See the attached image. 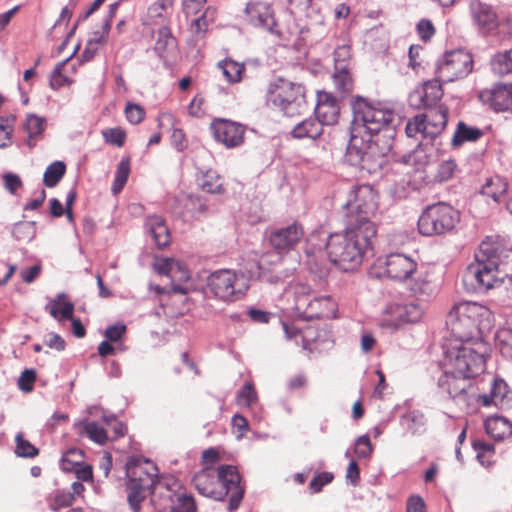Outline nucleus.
<instances>
[{
	"label": "nucleus",
	"instance_id": "57",
	"mask_svg": "<svg viewBox=\"0 0 512 512\" xmlns=\"http://www.w3.org/2000/svg\"><path fill=\"white\" fill-rule=\"evenodd\" d=\"M423 50L424 49L421 45H411L409 47L408 66L416 73H418L420 71V69L423 68V64H424Z\"/></svg>",
	"mask_w": 512,
	"mask_h": 512
},
{
	"label": "nucleus",
	"instance_id": "10",
	"mask_svg": "<svg viewBox=\"0 0 512 512\" xmlns=\"http://www.w3.org/2000/svg\"><path fill=\"white\" fill-rule=\"evenodd\" d=\"M268 100L285 115L292 117L305 107V91L300 84L277 79L269 85Z\"/></svg>",
	"mask_w": 512,
	"mask_h": 512
},
{
	"label": "nucleus",
	"instance_id": "45",
	"mask_svg": "<svg viewBox=\"0 0 512 512\" xmlns=\"http://www.w3.org/2000/svg\"><path fill=\"white\" fill-rule=\"evenodd\" d=\"M16 122L15 115L0 117V148L9 147L12 144V134Z\"/></svg>",
	"mask_w": 512,
	"mask_h": 512
},
{
	"label": "nucleus",
	"instance_id": "1",
	"mask_svg": "<svg viewBox=\"0 0 512 512\" xmlns=\"http://www.w3.org/2000/svg\"><path fill=\"white\" fill-rule=\"evenodd\" d=\"M351 108L353 120L347 156L354 165L368 168L374 150L372 138L393 121L394 112L361 96L353 98Z\"/></svg>",
	"mask_w": 512,
	"mask_h": 512
},
{
	"label": "nucleus",
	"instance_id": "48",
	"mask_svg": "<svg viewBox=\"0 0 512 512\" xmlns=\"http://www.w3.org/2000/svg\"><path fill=\"white\" fill-rule=\"evenodd\" d=\"M75 501L73 493L67 491H56L48 498L49 508L54 512H58L63 508L70 507Z\"/></svg>",
	"mask_w": 512,
	"mask_h": 512
},
{
	"label": "nucleus",
	"instance_id": "37",
	"mask_svg": "<svg viewBox=\"0 0 512 512\" xmlns=\"http://www.w3.org/2000/svg\"><path fill=\"white\" fill-rule=\"evenodd\" d=\"M77 426L81 434H86L90 440L97 444L104 445L109 439L105 427L96 421L82 422Z\"/></svg>",
	"mask_w": 512,
	"mask_h": 512
},
{
	"label": "nucleus",
	"instance_id": "56",
	"mask_svg": "<svg viewBox=\"0 0 512 512\" xmlns=\"http://www.w3.org/2000/svg\"><path fill=\"white\" fill-rule=\"evenodd\" d=\"M473 448L477 452V458L482 464L489 465L490 458L494 454V445L485 441L477 440L473 442Z\"/></svg>",
	"mask_w": 512,
	"mask_h": 512
},
{
	"label": "nucleus",
	"instance_id": "8",
	"mask_svg": "<svg viewBox=\"0 0 512 512\" xmlns=\"http://www.w3.org/2000/svg\"><path fill=\"white\" fill-rule=\"evenodd\" d=\"M460 221L459 212L445 202L427 206L418 219V230L424 236H440L452 232Z\"/></svg>",
	"mask_w": 512,
	"mask_h": 512
},
{
	"label": "nucleus",
	"instance_id": "28",
	"mask_svg": "<svg viewBox=\"0 0 512 512\" xmlns=\"http://www.w3.org/2000/svg\"><path fill=\"white\" fill-rule=\"evenodd\" d=\"M487 434L495 441L512 439V422L502 416H490L484 422Z\"/></svg>",
	"mask_w": 512,
	"mask_h": 512
},
{
	"label": "nucleus",
	"instance_id": "18",
	"mask_svg": "<svg viewBox=\"0 0 512 512\" xmlns=\"http://www.w3.org/2000/svg\"><path fill=\"white\" fill-rule=\"evenodd\" d=\"M248 22L271 33L277 32V21L272 6L261 0H250L244 9Z\"/></svg>",
	"mask_w": 512,
	"mask_h": 512
},
{
	"label": "nucleus",
	"instance_id": "16",
	"mask_svg": "<svg viewBox=\"0 0 512 512\" xmlns=\"http://www.w3.org/2000/svg\"><path fill=\"white\" fill-rule=\"evenodd\" d=\"M209 128L214 140L228 149L239 147L244 143L246 128L241 123L225 118H215Z\"/></svg>",
	"mask_w": 512,
	"mask_h": 512
},
{
	"label": "nucleus",
	"instance_id": "19",
	"mask_svg": "<svg viewBox=\"0 0 512 512\" xmlns=\"http://www.w3.org/2000/svg\"><path fill=\"white\" fill-rule=\"evenodd\" d=\"M441 82L436 76V79L426 81L423 85L417 87L408 97L409 105L415 109L436 107L443 96Z\"/></svg>",
	"mask_w": 512,
	"mask_h": 512
},
{
	"label": "nucleus",
	"instance_id": "33",
	"mask_svg": "<svg viewBox=\"0 0 512 512\" xmlns=\"http://www.w3.org/2000/svg\"><path fill=\"white\" fill-rule=\"evenodd\" d=\"M508 189V183L500 176H493L487 179L482 186L481 193L484 196L492 198L495 202H500Z\"/></svg>",
	"mask_w": 512,
	"mask_h": 512
},
{
	"label": "nucleus",
	"instance_id": "30",
	"mask_svg": "<svg viewBox=\"0 0 512 512\" xmlns=\"http://www.w3.org/2000/svg\"><path fill=\"white\" fill-rule=\"evenodd\" d=\"M45 310L57 321L72 319L74 304L67 300V295L59 293L45 306Z\"/></svg>",
	"mask_w": 512,
	"mask_h": 512
},
{
	"label": "nucleus",
	"instance_id": "22",
	"mask_svg": "<svg viewBox=\"0 0 512 512\" xmlns=\"http://www.w3.org/2000/svg\"><path fill=\"white\" fill-rule=\"evenodd\" d=\"M315 116L322 126L334 125L338 122L340 106L338 100L332 93L326 91L317 92Z\"/></svg>",
	"mask_w": 512,
	"mask_h": 512
},
{
	"label": "nucleus",
	"instance_id": "41",
	"mask_svg": "<svg viewBox=\"0 0 512 512\" xmlns=\"http://www.w3.org/2000/svg\"><path fill=\"white\" fill-rule=\"evenodd\" d=\"M66 172V165L62 161L51 163L43 175V183L46 187H55L63 178Z\"/></svg>",
	"mask_w": 512,
	"mask_h": 512
},
{
	"label": "nucleus",
	"instance_id": "36",
	"mask_svg": "<svg viewBox=\"0 0 512 512\" xmlns=\"http://www.w3.org/2000/svg\"><path fill=\"white\" fill-rule=\"evenodd\" d=\"M223 76L229 83H238L242 80L245 71L244 63H239L231 58H226L218 63Z\"/></svg>",
	"mask_w": 512,
	"mask_h": 512
},
{
	"label": "nucleus",
	"instance_id": "58",
	"mask_svg": "<svg viewBox=\"0 0 512 512\" xmlns=\"http://www.w3.org/2000/svg\"><path fill=\"white\" fill-rule=\"evenodd\" d=\"M202 189L211 194H220L224 192L223 182L219 176L207 173L201 184Z\"/></svg>",
	"mask_w": 512,
	"mask_h": 512
},
{
	"label": "nucleus",
	"instance_id": "42",
	"mask_svg": "<svg viewBox=\"0 0 512 512\" xmlns=\"http://www.w3.org/2000/svg\"><path fill=\"white\" fill-rule=\"evenodd\" d=\"M12 236L22 242H30L36 236V223L34 221H20L13 225Z\"/></svg>",
	"mask_w": 512,
	"mask_h": 512
},
{
	"label": "nucleus",
	"instance_id": "31",
	"mask_svg": "<svg viewBox=\"0 0 512 512\" xmlns=\"http://www.w3.org/2000/svg\"><path fill=\"white\" fill-rule=\"evenodd\" d=\"M332 80L335 92L340 97H346L354 90L355 80L352 68L334 69Z\"/></svg>",
	"mask_w": 512,
	"mask_h": 512
},
{
	"label": "nucleus",
	"instance_id": "25",
	"mask_svg": "<svg viewBox=\"0 0 512 512\" xmlns=\"http://www.w3.org/2000/svg\"><path fill=\"white\" fill-rule=\"evenodd\" d=\"M448 112L445 105H438L426 114L420 115L425 118L424 137L434 138L444 130L448 121Z\"/></svg>",
	"mask_w": 512,
	"mask_h": 512
},
{
	"label": "nucleus",
	"instance_id": "27",
	"mask_svg": "<svg viewBox=\"0 0 512 512\" xmlns=\"http://www.w3.org/2000/svg\"><path fill=\"white\" fill-rule=\"evenodd\" d=\"M146 228L150 232L159 249L166 248L171 243L170 231L165 220L159 215H151L146 219Z\"/></svg>",
	"mask_w": 512,
	"mask_h": 512
},
{
	"label": "nucleus",
	"instance_id": "24",
	"mask_svg": "<svg viewBox=\"0 0 512 512\" xmlns=\"http://www.w3.org/2000/svg\"><path fill=\"white\" fill-rule=\"evenodd\" d=\"M154 51L165 63H169L177 57L178 41L169 27L163 26L157 30Z\"/></svg>",
	"mask_w": 512,
	"mask_h": 512
},
{
	"label": "nucleus",
	"instance_id": "4",
	"mask_svg": "<svg viewBox=\"0 0 512 512\" xmlns=\"http://www.w3.org/2000/svg\"><path fill=\"white\" fill-rule=\"evenodd\" d=\"M494 316L485 305L477 302H462L453 306L446 324L454 339L484 340V333L493 326Z\"/></svg>",
	"mask_w": 512,
	"mask_h": 512
},
{
	"label": "nucleus",
	"instance_id": "55",
	"mask_svg": "<svg viewBox=\"0 0 512 512\" xmlns=\"http://www.w3.org/2000/svg\"><path fill=\"white\" fill-rule=\"evenodd\" d=\"M16 454L21 457L33 458L38 455V449L26 440L21 433L15 437Z\"/></svg>",
	"mask_w": 512,
	"mask_h": 512
},
{
	"label": "nucleus",
	"instance_id": "12",
	"mask_svg": "<svg viewBox=\"0 0 512 512\" xmlns=\"http://www.w3.org/2000/svg\"><path fill=\"white\" fill-rule=\"evenodd\" d=\"M295 310L305 318H331L337 305L330 296L312 297L311 289L303 284L294 287Z\"/></svg>",
	"mask_w": 512,
	"mask_h": 512
},
{
	"label": "nucleus",
	"instance_id": "51",
	"mask_svg": "<svg viewBox=\"0 0 512 512\" xmlns=\"http://www.w3.org/2000/svg\"><path fill=\"white\" fill-rule=\"evenodd\" d=\"M258 400V394L252 382H246L237 393V404L250 407Z\"/></svg>",
	"mask_w": 512,
	"mask_h": 512
},
{
	"label": "nucleus",
	"instance_id": "21",
	"mask_svg": "<svg viewBox=\"0 0 512 512\" xmlns=\"http://www.w3.org/2000/svg\"><path fill=\"white\" fill-rule=\"evenodd\" d=\"M479 98L496 112H512V84H498L481 91Z\"/></svg>",
	"mask_w": 512,
	"mask_h": 512
},
{
	"label": "nucleus",
	"instance_id": "39",
	"mask_svg": "<svg viewBox=\"0 0 512 512\" xmlns=\"http://www.w3.org/2000/svg\"><path fill=\"white\" fill-rule=\"evenodd\" d=\"M152 490L135 484L126 483L127 502L133 512H140L142 504L146 501L147 496L151 494Z\"/></svg>",
	"mask_w": 512,
	"mask_h": 512
},
{
	"label": "nucleus",
	"instance_id": "61",
	"mask_svg": "<svg viewBox=\"0 0 512 512\" xmlns=\"http://www.w3.org/2000/svg\"><path fill=\"white\" fill-rule=\"evenodd\" d=\"M124 112L126 119L133 125L139 124L145 117V110L133 103H127Z\"/></svg>",
	"mask_w": 512,
	"mask_h": 512
},
{
	"label": "nucleus",
	"instance_id": "43",
	"mask_svg": "<svg viewBox=\"0 0 512 512\" xmlns=\"http://www.w3.org/2000/svg\"><path fill=\"white\" fill-rule=\"evenodd\" d=\"M409 289L416 296H429L433 293L434 286L427 274H420L409 279Z\"/></svg>",
	"mask_w": 512,
	"mask_h": 512
},
{
	"label": "nucleus",
	"instance_id": "54",
	"mask_svg": "<svg viewBox=\"0 0 512 512\" xmlns=\"http://www.w3.org/2000/svg\"><path fill=\"white\" fill-rule=\"evenodd\" d=\"M106 143L122 147L126 141V132L120 127L106 128L102 131Z\"/></svg>",
	"mask_w": 512,
	"mask_h": 512
},
{
	"label": "nucleus",
	"instance_id": "32",
	"mask_svg": "<svg viewBox=\"0 0 512 512\" xmlns=\"http://www.w3.org/2000/svg\"><path fill=\"white\" fill-rule=\"evenodd\" d=\"M322 132V125L319 121L316 118H309L297 124L291 131V134L295 139H316L321 136Z\"/></svg>",
	"mask_w": 512,
	"mask_h": 512
},
{
	"label": "nucleus",
	"instance_id": "60",
	"mask_svg": "<svg viewBox=\"0 0 512 512\" xmlns=\"http://www.w3.org/2000/svg\"><path fill=\"white\" fill-rule=\"evenodd\" d=\"M188 114L194 118H202L206 114L205 98L201 94L193 97L188 105Z\"/></svg>",
	"mask_w": 512,
	"mask_h": 512
},
{
	"label": "nucleus",
	"instance_id": "14",
	"mask_svg": "<svg viewBox=\"0 0 512 512\" xmlns=\"http://www.w3.org/2000/svg\"><path fill=\"white\" fill-rule=\"evenodd\" d=\"M158 467L151 460L142 457H130L126 463L127 484H135L151 489L152 498L157 494L158 483L167 482L171 477L158 478Z\"/></svg>",
	"mask_w": 512,
	"mask_h": 512
},
{
	"label": "nucleus",
	"instance_id": "2",
	"mask_svg": "<svg viewBox=\"0 0 512 512\" xmlns=\"http://www.w3.org/2000/svg\"><path fill=\"white\" fill-rule=\"evenodd\" d=\"M372 230L370 224L362 228L346 224L343 231L331 233L326 242L329 260L345 272L359 268L377 235Z\"/></svg>",
	"mask_w": 512,
	"mask_h": 512
},
{
	"label": "nucleus",
	"instance_id": "23",
	"mask_svg": "<svg viewBox=\"0 0 512 512\" xmlns=\"http://www.w3.org/2000/svg\"><path fill=\"white\" fill-rule=\"evenodd\" d=\"M510 388L508 384L499 377H494L490 383L489 393L476 395V401L483 407L495 406L502 408L509 402Z\"/></svg>",
	"mask_w": 512,
	"mask_h": 512
},
{
	"label": "nucleus",
	"instance_id": "20",
	"mask_svg": "<svg viewBox=\"0 0 512 512\" xmlns=\"http://www.w3.org/2000/svg\"><path fill=\"white\" fill-rule=\"evenodd\" d=\"M417 272V262L402 253H391L386 257L384 273L388 278L404 282Z\"/></svg>",
	"mask_w": 512,
	"mask_h": 512
},
{
	"label": "nucleus",
	"instance_id": "15",
	"mask_svg": "<svg viewBox=\"0 0 512 512\" xmlns=\"http://www.w3.org/2000/svg\"><path fill=\"white\" fill-rule=\"evenodd\" d=\"M473 375L460 374L451 369H444L439 378L440 389L447 393L458 405L469 406L474 395Z\"/></svg>",
	"mask_w": 512,
	"mask_h": 512
},
{
	"label": "nucleus",
	"instance_id": "52",
	"mask_svg": "<svg viewBox=\"0 0 512 512\" xmlns=\"http://www.w3.org/2000/svg\"><path fill=\"white\" fill-rule=\"evenodd\" d=\"M351 47L339 45L334 50V69L351 68Z\"/></svg>",
	"mask_w": 512,
	"mask_h": 512
},
{
	"label": "nucleus",
	"instance_id": "11",
	"mask_svg": "<svg viewBox=\"0 0 512 512\" xmlns=\"http://www.w3.org/2000/svg\"><path fill=\"white\" fill-rule=\"evenodd\" d=\"M157 494L152 498L155 509L169 512H196V503L190 495L180 493V483L170 478L167 482L158 483Z\"/></svg>",
	"mask_w": 512,
	"mask_h": 512
},
{
	"label": "nucleus",
	"instance_id": "26",
	"mask_svg": "<svg viewBox=\"0 0 512 512\" xmlns=\"http://www.w3.org/2000/svg\"><path fill=\"white\" fill-rule=\"evenodd\" d=\"M471 12L477 25L486 32L492 31L498 26V17L492 7L480 1L471 4Z\"/></svg>",
	"mask_w": 512,
	"mask_h": 512
},
{
	"label": "nucleus",
	"instance_id": "17",
	"mask_svg": "<svg viewBox=\"0 0 512 512\" xmlns=\"http://www.w3.org/2000/svg\"><path fill=\"white\" fill-rule=\"evenodd\" d=\"M305 235L304 226L301 222L294 220L291 223L271 231L269 243L279 254H286L303 239Z\"/></svg>",
	"mask_w": 512,
	"mask_h": 512
},
{
	"label": "nucleus",
	"instance_id": "29",
	"mask_svg": "<svg viewBox=\"0 0 512 512\" xmlns=\"http://www.w3.org/2000/svg\"><path fill=\"white\" fill-rule=\"evenodd\" d=\"M69 59L58 63L52 71L49 79L50 87L53 90H59L62 87L72 85L75 80L73 75L76 74L77 69L75 65L68 67Z\"/></svg>",
	"mask_w": 512,
	"mask_h": 512
},
{
	"label": "nucleus",
	"instance_id": "50",
	"mask_svg": "<svg viewBox=\"0 0 512 512\" xmlns=\"http://www.w3.org/2000/svg\"><path fill=\"white\" fill-rule=\"evenodd\" d=\"M403 324L416 323L423 316V309L416 303H400Z\"/></svg>",
	"mask_w": 512,
	"mask_h": 512
},
{
	"label": "nucleus",
	"instance_id": "40",
	"mask_svg": "<svg viewBox=\"0 0 512 512\" xmlns=\"http://www.w3.org/2000/svg\"><path fill=\"white\" fill-rule=\"evenodd\" d=\"M400 303H391L385 307L380 319V325L389 329H397L403 324Z\"/></svg>",
	"mask_w": 512,
	"mask_h": 512
},
{
	"label": "nucleus",
	"instance_id": "62",
	"mask_svg": "<svg viewBox=\"0 0 512 512\" xmlns=\"http://www.w3.org/2000/svg\"><path fill=\"white\" fill-rule=\"evenodd\" d=\"M206 2L207 0H182V11L187 18L196 16L204 9Z\"/></svg>",
	"mask_w": 512,
	"mask_h": 512
},
{
	"label": "nucleus",
	"instance_id": "38",
	"mask_svg": "<svg viewBox=\"0 0 512 512\" xmlns=\"http://www.w3.org/2000/svg\"><path fill=\"white\" fill-rule=\"evenodd\" d=\"M24 128L28 134L27 144L29 147H34L46 128V120L36 115H29Z\"/></svg>",
	"mask_w": 512,
	"mask_h": 512
},
{
	"label": "nucleus",
	"instance_id": "64",
	"mask_svg": "<svg viewBox=\"0 0 512 512\" xmlns=\"http://www.w3.org/2000/svg\"><path fill=\"white\" fill-rule=\"evenodd\" d=\"M334 478L331 472H321L317 474L310 482L309 488L312 493H318L322 488L329 484Z\"/></svg>",
	"mask_w": 512,
	"mask_h": 512
},
{
	"label": "nucleus",
	"instance_id": "46",
	"mask_svg": "<svg viewBox=\"0 0 512 512\" xmlns=\"http://www.w3.org/2000/svg\"><path fill=\"white\" fill-rule=\"evenodd\" d=\"M491 66L500 75L512 72V49L495 54L491 60Z\"/></svg>",
	"mask_w": 512,
	"mask_h": 512
},
{
	"label": "nucleus",
	"instance_id": "9",
	"mask_svg": "<svg viewBox=\"0 0 512 512\" xmlns=\"http://www.w3.org/2000/svg\"><path fill=\"white\" fill-rule=\"evenodd\" d=\"M211 293L224 302H234L245 296L249 289V279L242 271L219 269L207 279Z\"/></svg>",
	"mask_w": 512,
	"mask_h": 512
},
{
	"label": "nucleus",
	"instance_id": "47",
	"mask_svg": "<svg viewBox=\"0 0 512 512\" xmlns=\"http://www.w3.org/2000/svg\"><path fill=\"white\" fill-rule=\"evenodd\" d=\"M496 345L500 353L507 359L512 360V329H499L495 336Z\"/></svg>",
	"mask_w": 512,
	"mask_h": 512
},
{
	"label": "nucleus",
	"instance_id": "5",
	"mask_svg": "<svg viewBox=\"0 0 512 512\" xmlns=\"http://www.w3.org/2000/svg\"><path fill=\"white\" fill-rule=\"evenodd\" d=\"M490 351L486 341L452 339L445 346L443 367L477 377L484 372Z\"/></svg>",
	"mask_w": 512,
	"mask_h": 512
},
{
	"label": "nucleus",
	"instance_id": "59",
	"mask_svg": "<svg viewBox=\"0 0 512 512\" xmlns=\"http://www.w3.org/2000/svg\"><path fill=\"white\" fill-rule=\"evenodd\" d=\"M373 446L367 435L360 436L355 442L354 452L359 459L368 458L372 454Z\"/></svg>",
	"mask_w": 512,
	"mask_h": 512
},
{
	"label": "nucleus",
	"instance_id": "13",
	"mask_svg": "<svg viewBox=\"0 0 512 512\" xmlns=\"http://www.w3.org/2000/svg\"><path fill=\"white\" fill-rule=\"evenodd\" d=\"M473 65V55L468 50H450L439 60L436 75L442 82H454L468 76L473 70Z\"/></svg>",
	"mask_w": 512,
	"mask_h": 512
},
{
	"label": "nucleus",
	"instance_id": "34",
	"mask_svg": "<svg viewBox=\"0 0 512 512\" xmlns=\"http://www.w3.org/2000/svg\"><path fill=\"white\" fill-rule=\"evenodd\" d=\"M215 10L211 7H207L203 10L201 15L193 19L190 23V32L196 38H202L208 31V28L215 20Z\"/></svg>",
	"mask_w": 512,
	"mask_h": 512
},
{
	"label": "nucleus",
	"instance_id": "6",
	"mask_svg": "<svg viewBox=\"0 0 512 512\" xmlns=\"http://www.w3.org/2000/svg\"><path fill=\"white\" fill-rule=\"evenodd\" d=\"M499 250L500 245L492 239L482 241L475 254V262L467 267L464 283L470 284L472 289L478 292L492 289L501 280Z\"/></svg>",
	"mask_w": 512,
	"mask_h": 512
},
{
	"label": "nucleus",
	"instance_id": "49",
	"mask_svg": "<svg viewBox=\"0 0 512 512\" xmlns=\"http://www.w3.org/2000/svg\"><path fill=\"white\" fill-rule=\"evenodd\" d=\"M406 161L415 171H424L430 162V156L423 147L418 146L408 154Z\"/></svg>",
	"mask_w": 512,
	"mask_h": 512
},
{
	"label": "nucleus",
	"instance_id": "35",
	"mask_svg": "<svg viewBox=\"0 0 512 512\" xmlns=\"http://www.w3.org/2000/svg\"><path fill=\"white\" fill-rule=\"evenodd\" d=\"M483 136V131L477 127L468 126L460 121L453 135V146H460L465 142H475Z\"/></svg>",
	"mask_w": 512,
	"mask_h": 512
},
{
	"label": "nucleus",
	"instance_id": "44",
	"mask_svg": "<svg viewBox=\"0 0 512 512\" xmlns=\"http://www.w3.org/2000/svg\"><path fill=\"white\" fill-rule=\"evenodd\" d=\"M84 453L77 448L69 449L61 458V469L65 472H72L83 464Z\"/></svg>",
	"mask_w": 512,
	"mask_h": 512
},
{
	"label": "nucleus",
	"instance_id": "63",
	"mask_svg": "<svg viewBox=\"0 0 512 512\" xmlns=\"http://www.w3.org/2000/svg\"><path fill=\"white\" fill-rule=\"evenodd\" d=\"M425 118L420 115L415 116L412 120L408 121L405 127V132L408 137H416L421 134L424 137Z\"/></svg>",
	"mask_w": 512,
	"mask_h": 512
},
{
	"label": "nucleus",
	"instance_id": "3",
	"mask_svg": "<svg viewBox=\"0 0 512 512\" xmlns=\"http://www.w3.org/2000/svg\"><path fill=\"white\" fill-rule=\"evenodd\" d=\"M240 481L241 477L232 465H222L217 470L204 467L192 479L195 489L203 496L215 500H223L228 496L230 510L237 509L243 498L244 489Z\"/></svg>",
	"mask_w": 512,
	"mask_h": 512
},
{
	"label": "nucleus",
	"instance_id": "53",
	"mask_svg": "<svg viewBox=\"0 0 512 512\" xmlns=\"http://www.w3.org/2000/svg\"><path fill=\"white\" fill-rule=\"evenodd\" d=\"M457 172V164L455 160L448 159L442 161L437 168L436 174L434 175V179L437 182H446L450 180L454 174Z\"/></svg>",
	"mask_w": 512,
	"mask_h": 512
},
{
	"label": "nucleus",
	"instance_id": "7",
	"mask_svg": "<svg viewBox=\"0 0 512 512\" xmlns=\"http://www.w3.org/2000/svg\"><path fill=\"white\" fill-rule=\"evenodd\" d=\"M345 209L346 224L355 225L359 228L370 224L372 231L377 233V225L372 220L378 209V194L368 184L353 186L347 195L343 205Z\"/></svg>",
	"mask_w": 512,
	"mask_h": 512
}]
</instances>
